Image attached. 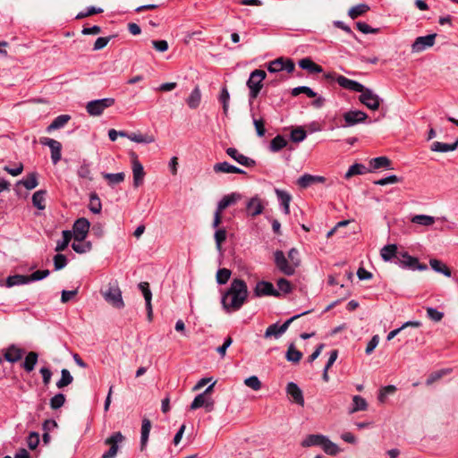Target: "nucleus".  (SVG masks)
Listing matches in <instances>:
<instances>
[{"label": "nucleus", "instance_id": "nucleus-26", "mask_svg": "<svg viewBox=\"0 0 458 458\" xmlns=\"http://www.w3.org/2000/svg\"><path fill=\"white\" fill-rule=\"evenodd\" d=\"M380 255L385 261L396 260L399 256L397 246L395 244H388L384 246L380 250Z\"/></svg>", "mask_w": 458, "mask_h": 458}, {"label": "nucleus", "instance_id": "nucleus-6", "mask_svg": "<svg viewBox=\"0 0 458 458\" xmlns=\"http://www.w3.org/2000/svg\"><path fill=\"white\" fill-rule=\"evenodd\" d=\"M394 263L403 268L411 270L424 271L428 269L426 264H420L417 258L409 255L407 252H400Z\"/></svg>", "mask_w": 458, "mask_h": 458}, {"label": "nucleus", "instance_id": "nucleus-27", "mask_svg": "<svg viewBox=\"0 0 458 458\" xmlns=\"http://www.w3.org/2000/svg\"><path fill=\"white\" fill-rule=\"evenodd\" d=\"M70 120L71 116L69 114H60L47 127V131L51 132L52 131L64 128Z\"/></svg>", "mask_w": 458, "mask_h": 458}, {"label": "nucleus", "instance_id": "nucleus-11", "mask_svg": "<svg viewBox=\"0 0 458 458\" xmlns=\"http://www.w3.org/2000/svg\"><path fill=\"white\" fill-rule=\"evenodd\" d=\"M275 264L276 267L286 276H293L295 272L294 266H293L284 256L282 250H276L274 253Z\"/></svg>", "mask_w": 458, "mask_h": 458}, {"label": "nucleus", "instance_id": "nucleus-16", "mask_svg": "<svg viewBox=\"0 0 458 458\" xmlns=\"http://www.w3.org/2000/svg\"><path fill=\"white\" fill-rule=\"evenodd\" d=\"M131 155L132 157L133 186L137 188L143 183L145 172L143 165L138 159L137 155L134 152H132Z\"/></svg>", "mask_w": 458, "mask_h": 458}, {"label": "nucleus", "instance_id": "nucleus-23", "mask_svg": "<svg viewBox=\"0 0 458 458\" xmlns=\"http://www.w3.org/2000/svg\"><path fill=\"white\" fill-rule=\"evenodd\" d=\"M275 192L276 194L277 199L279 201L280 206L283 208V212L285 215L290 214V202L292 199L291 195L283 190L276 189Z\"/></svg>", "mask_w": 458, "mask_h": 458}, {"label": "nucleus", "instance_id": "nucleus-54", "mask_svg": "<svg viewBox=\"0 0 458 458\" xmlns=\"http://www.w3.org/2000/svg\"><path fill=\"white\" fill-rule=\"evenodd\" d=\"M321 447L325 453L330 455H335L339 453L338 446L330 441L327 437H325V441H323Z\"/></svg>", "mask_w": 458, "mask_h": 458}, {"label": "nucleus", "instance_id": "nucleus-64", "mask_svg": "<svg viewBox=\"0 0 458 458\" xmlns=\"http://www.w3.org/2000/svg\"><path fill=\"white\" fill-rule=\"evenodd\" d=\"M427 316L431 320H433L435 322H438L443 318L444 313L441 311H438L435 308L429 307L427 309Z\"/></svg>", "mask_w": 458, "mask_h": 458}, {"label": "nucleus", "instance_id": "nucleus-2", "mask_svg": "<svg viewBox=\"0 0 458 458\" xmlns=\"http://www.w3.org/2000/svg\"><path fill=\"white\" fill-rule=\"evenodd\" d=\"M266 75V72L259 69H256L250 72V77L246 82L250 90L249 102L250 106H252L254 99L259 96L263 87V81L265 80Z\"/></svg>", "mask_w": 458, "mask_h": 458}, {"label": "nucleus", "instance_id": "nucleus-43", "mask_svg": "<svg viewBox=\"0 0 458 458\" xmlns=\"http://www.w3.org/2000/svg\"><path fill=\"white\" fill-rule=\"evenodd\" d=\"M368 408L367 401L360 395H354L352 397V408L350 413H354L360 411H366Z\"/></svg>", "mask_w": 458, "mask_h": 458}, {"label": "nucleus", "instance_id": "nucleus-14", "mask_svg": "<svg viewBox=\"0 0 458 458\" xmlns=\"http://www.w3.org/2000/svg\"><path fill=\"white\" fill-rule=\"evenodd\" d=\"M437 34H429L427 36L418 37L411 45V51L413 53H420L431 47L435 44Z\"/></svg>", "mask_w": 458, "mask_h": 458}, {"label": "nucleus", "instance_id": "nucleus-20", "mask_svg": "<svg viewBox=\"0 0 458 458\" xmlns=\"http://www.w3.org/2000/svg\"><path fill=\"white\" fill-rule=\"evenodd\" d=\"M286 393L293 398L297 404L303 406L304 398L301 389L293 382H289L286 386Z\"/></svg>", "mask_w": 458, "mask_h": 458}, {"label": "nucleus", "instance_id": "nucleus-44", "mask_svg": "<svg viewBox=\"0 0 458 458\" xmlns=\"http://www.w3.org/2000/svg\"><path fill=\"white\" fill-rule=\"evenodd\" d=\"M62 234H63V239L57 241L56 246L55 249V250L57 252L64 250L68 247L69 242H71V239L72 237V232L69 230L63 231Z\"/></svg>", "mask_w": 458, "mask_h": 458}, {"label": "nucleus", "instance_id": "nucleus-34", "mask_svg": "<svg viewBox=\"0 0 458 458\" xmlns=\"http://www.w3.org/2000/svg\"><path fill=\"white\" fill-rule=\"evenodd\" d=\"M38 355L35 352H30L22 363V368L27 372H31L38 362Z\"/></svg>", "mask_w": 458, "mask_h": 458}, {"label": "nucleus", "instance_id": "nucleus-3", "mask_svg": "<svg viewBox=\"0 0 458 458\" xmlns=\"http://www.w3.org/2000/svg\"><path fill=\"white\" fill-rule=\"evenodd\" d=\"M104 299L109 304L116 309H123L124 302L122 297V292L117 282L110 283L107 289L102 293Z\"/></svg>", "mask_w": 458, "mask_h": 458}, {"label": "nucleus", "instance_id": "nucleus-41", "mask_svg": "<svg viewBox=\"0 0 458 458\" xmlns=\"http://www.w3.org/2000/svg\"><path fill=\"white\" fill-rule=\"evenodd\" d=\"M430 267L433 270H435L437 273H441L445 275V276L450 277L452 273L451 270L440 260L436 259H431L429 260Z\"/></svg>", "mask_w": 458, "mask_h": 458}, {"label": "nucleus", "instance_id": "nucleus-33", "mask_svg": "<svg viewBox=\"0 0 458 458\" xmlns=\"http://www.w3.org/2000/svg\"><path fill=\"white\" fill-rule=\"evenodd\" d=\"M325 436L323 435H309L302 442L301 445L304 447L310 446H321L323 441H325Z\"/></svg>", "mask_w": 458, "mask_h": 458}, {"label": "nucleus", "instance_id": "nucleus-10", "mask_svg": "<svg viewBox=\"0 0 458 458\" xmlns=\"http://www.w3.org/2000/svg\"><path fill=\"white\" fill-rule=\"evenodd\" d=\"M253 294L258 298L263 296H274L278 298L281 296V293L275 289L273 284L265 280H261L257 283L253 290Z\"/></svg>", "mask_w": 458, "mask_h": 458}, {"label": "nucleus", "instance_id": "nucleus-57", "mask_svg": "<svg viewBox=\"0 0 458 458\" xmlns=\"http://www.w3.org/2000/svg\"><path fill=\"white\" fill-rule=\"evenodd\" d=\"M129 140L137 143H152L155 140L152 136L134 132L130 133Z\"/></svg>", "mask_w": 458, "mask_h": 458}, {"label": "nucleus", "instance_id": "nucleus-59", "mask_svg": "<svg viewBox=\"0 0 458 458\" xmlns=\"http://www.w3.org/2000/svg\"><path fill=\"white\" fill-rule=\"evenodd\" d=\"M231 271L227 268H220L216 272V282L218 284H225L231 276Z\"/></svg>", "mask_w": 458, "mask_h": 458}, {"label": "nucleus", "instance_id": "nucleus-38", "mask_svg": "<svg viewBox=\"0 0 458 458\" xmlns=\"http://www.w3.org/2000/svg\"><path fill=\"white\" fill-rule=\"evenodd\" d=\"M30 284L28 276L13 275L6 278V286L13 287L16 285H22Z\"/></svg>", "mask_w": 458, "mask_h": 458}, {"label": "nucleus", "instance_id": "nucleus-62", "mask_svg": "<svg viewBox=\"0 0 458 458\" xmlns=\"http://www.w3.org/2000/svg\"><path fill=\"white\" fill-rule=\"evenodd\" d=\"M103 13V9L99 7L90 6L85 12H81L76 15V19L81 20L90 15L98 14Z\"/></svg>", "mask_w": 458, "mask_h": 458}, {"label": "nucleus", "instance_id": "nucleus-49", "mask_svg": "<svg viewBox=\"0 0 458 458\" xmlns=\"http://www.w3.org/2000/svg\"><path fill=\"white\" fill-rule=\"evenodd\" d=\"M218 100L222 104L224 114L227 115L229 109L230 94L226 87H223L221 89Z\"/></svg>", "mask_w": 458, "mask_h": 458}, {"label": "nucleus", "instance_id": "nucleus-58", "mask_svg": "<svg viewBox=\"0 0 458 458\" xmlns=\"http://www.w3.org/2000/svg\"><path fill=\"white\" fill-rule=\"evenodd\" d=\"M226 235H227V233L225 228H218L215 232V235H214L215 242H216V249L219 251H221V250H222V243L225 241Z\"/></svg>", "mask_w": 458, "mask_h": 458}, {"label": "nucleus", "instance_id": "nucleus-31", "mask_svg": "<svg viewBox=\"0 0 458 458\" xmlns=\"http://www.w3.org/2000/svg\"><path fill=\"white\" fill-rule=\"evenodd\" d=\"M200 100L201 93L199 88L197 86L191 92L190 96L186 99V103L190 108L195 109L199 106Z\"/></svg>", "mask_w": 458, "mask_h": 458}, {"label": "nucleus", "instance_id": "nucleus-25", "mask_svg": "<svg viewBox=\"0 0 458 458\" xmlns=\"http://www.w3.org/2000/svg\"><path fill=\"white\" fill-rule=\"evenodd\" d=\"M299 66L311 74L320 73L323 72V68L309 57L301 59L299 61Z\"/></svg>", "mask_w": 458, "mask_h": 458}, {"label": "nucleus", "instance_id": "nucleus-28", "mask_svg": "<svg viewBox=\"0 0 458 458\" xmlns=\"http://www.w3.org/2000/svg\"><path fill=\"white\" fill-rule=\"evenodd\" d=\"M101 174L110 187H114V185L123 182L125 178V174L123 172L116 174L103 172Z\"/></svg>", "mask_w": 458, "mask_h": 458}, {"label": "nucleus", "instance_id": "nucleus-15", "mask_svg": "<svg viewBox=\"0 0 458 458\" xmlns=\"http://www.w3.org/2000/svg\"><path fill=\"white\" fill-rule=\"evenodd\" d=\"M345 124L344 127L353 126L357 123H363L368 118V114L360 110H351L345 112L343 115Z\"/></svg>", "mask_w": 458, "mask_h": 458}, {"label": "nucleus", "instance_id": "nucleus-7", "mask_svg": "<svg viewBox=\"0 0 458 458\" xmlns=\"http://www.w3.org/2000/svg\"><path fill=\"white\" fill-rule=\"evenodd\" d=\"M359 100L370 110H377L383 99L372 89L366 88L359 96Z\"/></svg>", "mask_w": 458, "mask_h": 458}, {"label": "nucleus", "instance_id": "nucleus-37", "mask_svg": "<svg viewBox=\"0 0 458 458\" xmlns=\"http://www.w3.org/2000/svg\"><path fill=\"white\" fill-rule=\"evenodd\" d=\"M213 170L216 174H234V172H238L237 166L231 165L230 163L225 161L215 164L213 166Z\"/></svg>", "mask_w": 458, "mask_h": 458}, {"label": "nucleus", "instance_id": "nucleus-5", "mask_svg": "<svg viewBox=\"0 0 458 458\" xmlns=\"http://www.w3.org/2000/svg\"><path fill=\"white\" fill-rule=\"evenodd\" d=\"M310 313V311H304L302 313L297 314L287 319L283 325L279 326L277 323L270 325L265 331L264 337L271 338L274 337L278 339L283 335V334L288 329L289 326L292 322H293L298 318Z\"/></svg>", "mask_w": 458, "mask_h": 458}, {"label": "nucleus", "instance_id": "nucleus-32", "mask_svg": "<svg viewBox=\"0 0 458 458\" xmlns=\"http://www.w3.org/2000/svg\"><path fill=\"white\" fill-rule=\"evenodd\" d=\"M367 172H370L364 165L355 163L352 165H351L344 174L345 179H350L351 177L354 175H361L366 174Z\"/></svg>", "mask_w": 458, "mask_h": 458}, {"label": "nucleus", "instance_id": "nucleus-35", "mask_svg": "<svg viewBox=\"0 0 458 458\" xmlns=\"http://www.w3.org/2000/svg\"><path fill=\"white\" fill-rule=\"evenodd\" d=\"M369 165L370 171L379 168H390L391 161L386 157H378L370 159Z\"/></svg>", "mask_w": 458, "mask_h": 458}, {"label": "nucleus", "instance_id": "nucleus-48", "mask_svg": "<svg viewBox=\"0 0 458 458\" xmlns=\"http://www.w3.org/2000/svg\"><path fill=\"white\" fill-rule=\"evenodd\" d=\"M89 209L94 214H99L102 209V204L97 193H91L89 196Z\"/></svg>", "mask_w": 458, "mask_h": 458}, {"label": "nucleus", "instance_id": "nucleus-45", "mask_svg": "<svg viewBox=\"0 0 458 458\" xmlns=\"http://www.w3.org/2000/svg\"><path fill=\"white\" fill-rule=\"evenodd\" d=\"M19 183L22 184L27 190L36 188L38 184V174L35 172L29 174L26 178L20 181Z\"/></svg>", "mask_w": 458, "mask_h": 458}, {"label": "nucleus", "instance_id": "nucleus-60", "mask_svg": "<svg viewBox=\"0 0 458 458\" xmlns=\"http://www.w3.org/2000/svg\"><path fill=\"white\" fill-rule=\"evenodd\" d=\"M49 274H50V271L48 269L37 270L28 276L29 282L31 283V282L42 280V279L47 277L49 276Z\"/></svg>", "mask_w": 458, "mask_h": 458}, {"label": "nucleus", "instance_id": "nucleus-46", "mask_svg": "<svg viewBox=\"0 0 458 458\" xmlns=\"http://www.w3.org/2000/svg\"><path fill=\"white\" fill-rule=\"evenodd\" d=\"M73 381V377L71 375L70 371L66 369H63L61 370V378L56 382V387L62 389Z\"/></svg>", "mask_w": 458, "mask_h": 458}, {"label": "nucleus", "instance_id": "nucleus-36", "mask_svg": "<svg viewBox=\"0 0 458 458\" xmlns=\"http://www.w3.org/2000/svg\"><path fill=\"white\" fill-rule=\"evenodd\" d=\"M202 406H206L208 411H211L213 408V403H208L205 397V393L198 394L191 404V410L199 409Z\"/></svg>", "mask_w": 458, "mask_h": 458}, {"label": "nucleus", "instance_id": "nucleus-12", "mask_svg": "<svg viewBox=\"0 0 458 458\" xmlns=\"http://www.w3.org/2000/svg\"><path fill=\"white\" fill-rule=\"evenodd\" d=\"M90 227L89 221L85 217L78 218L73 225V238L77 242H82L88 235Z\"/></svg>", "mask_w": 458, "mask_h": 458}, {"label": "nucleus", "instance_id": "nucleus-24", "mask_svg": "<svg viewBox=\"0 0 458 458\" xmlns=\"http://www.w3.org/2000/svg\"><path fill=\"white\" fill-rule=\"evenodd\" d=\"M241 199V195L236 192L224 196L221 200L217 203L216 209L221 211L225 209L227 207L235 204Z\"/></svg>", "mask_w": 458, "mask_h": 458}, {"label": "nucleus", "instance_id": "nucleus-39", "mask_svg": "<svg viewBox=\"0 0 458 458\" xmlns=\"http://www.w3.org/2000/svg\"><path fill=\"white\" fill-rule=\"evenodd\" d=\"M46 194H47L46 190H39V191L34 192V194L32 195V203H33L34 207H36L39 210H43L46 208V204H45Z\"/></svg>", "mask_w": 458, "mask_h": 458}, {"label": "nucleus", "instance_id": "nucleus-1", "mask_svg": "<svg viewBox=\"0 0 458 458\" xmlns=\"http://www.w3.org/2000/svg\"><path fill=\"white\" fill-rule=\"evenodd\" d=\"M249 296L247 284L244 280L234 278L228 290L222 296V305L226 311L239 310Z\"/></svg>", "mask_w": 458, "mask_h": 458}, {"label": "nucleus", "instance_id": "nucleus-50", "mask_svg": "<svg viewBox=\"0 0 458 458\" xmlns=\"http://www.w3.org/2000/svg\"><path fill=\"white\" fill-rule=\"evenodd\" d=\"M285 357L288 361L297 363L301 360L302 352L296 350L294 345L292 344L288 347Z\"/></svg>", "mask_w": 458, "mask_h": 458}, {"label": "nucleus", "instance_id": "nucleus-19", "mask_svg": "<svg viewBox=\"0 0 458 458\" xmlns=\"http://www.w3.org/2000/svg\"><path fill=\"white\" fill-rule=\"evenodd\" d=\"M337 83L340 87L345 89H348L350 91H352V92H359V93H362L364 91V89H366L361 83L356 81H353V80H351V79H348L344 76H340L337 78Z\"/></svg>", "mask_w": 458, "mask_h": 458}, {"label": "nucleus", "instance_id": "nucleus-9", "mask_svg": "<svg viewBox=\"0 0 458 458\" xmlns=\"http://www.w3.org/2000/svg\"><path fill=\"white\" fill-rule=\"evenodd\" d=\"M295 64L291 59H284L283 57L276 58L267 64V71L271 73L286 71L291 73L294 71Z\"/></svg>", "mask_w": 458, "mask_h": 458}, {"label": "nucleus", "instance_id": "nucleus-8", "mask_svg": "<svg viewBox=\"0 0 458 458\" xmlns=\"http://www.w3.org/2000/svg\"><path fill=\"white\" fill-rule=\"evenodd\" d=\"M124 437L120 431L113 433L109 437L105 440V444L110 445L108 451L102 454L101 458H114L119 450V443H122Z\"/></svg>", "mask_w": 458, "mask_h": 458}, {"label": "nucleus", "instance_id": "nucleus-52", "mask_svg": "<svg viewBox=\"0 0 458 458\" xmlns=\"http://www.w3.org/2000/svg\"><path fill=\"white\" fill-rule=\"evenodd\" d=\"M307 137L306 131L301 127H297L292 130L290 133V139L293 142L300 143L303 141Z\"/></svg>", "mask_w": 458, "mask_h": 458}, {"label": "nucleus", "instance_id": "nucleus-42", "mask_svg": "<svg viewBox=\"0 0 458 458\" xmlns=\"http://www.w3.org/2000/svg\"><path fill=\"white\" fill-rule=\"evenodd\" d=\"M411 221L416 225L430 226L435 223V217L428 215H415L411 218Z\"/></svg>", "mask_w": 458, "mask_h": 458}, {"label": "nucleus", "instance_id": "nucleus-13", "mask_svg": "<svg viewBox=\"0 0 458 458\" xmlns=\"http://www.w3.org/2000/svg\"><path fill=\"white\" fill-rule=\"evenodd\" d=\"M42 145L49 147L51 150V160L54 165H56L62 157V144L50 138L43 137L40 139Z\"/></svg>", "mask_w": 458, "mask_h": 458}, {"label": "nucleus", "instance_id": "nucleus-40", "mask_svg": "<svg viewBox=\"0 0 458 458\" xmlns=\"http://www.w3.org/2000/svg\"><path fill=\"white\" fill-rule=\"evenodd\" d=\"M288 144V140L282 135H276L271 141L269 148L272 152H278L282 148H285Z\"/></svg>", "mask_w": 458, "mask_h": 458}, {"label": "nucleus", "instance_id": "nucleus-30", "mask_svg": "<svg viewBox=\"0 0 458 458\" xmlns=\"http://www.w3.org/2000/svg\"><path fill=\"white\" fill-rule=\"evenodd\" d=\"M458 147V140L454 143H444L440 141H435L431 145V150L435 152H448L454 151Z\"/></svg>", "mask_w": 458, "mask_h": 458}, {"label": "nucleus", "instance_id": "nucleus-47", "mask_svg": "<svg viewBox=\"0 0 458 458\" xmlns=\"http://www.w3.org/2000/svg\"><path fill=\"white\" fill-rule=\"evenodd\" d=\"M369 10V6L366 4H360L357 5L352 6L349 12L348 15L352 19H356L359 16H361L365 13H367Z\"/></svg>", "mask_w": 458, "mask_h": 458}, {"label": "nucleus", "instance_id": "nucleus-63", "mask_svg": "<svg viewBox=\"0 0 458 458\" xmlns=\"http://www.w3.org/2000/svg\"><path fill=\"white\" fill-rule=\"evenodd\" d=\"M244 384L250 388L258 391L261 388V382L256 376H251L244 380Z\"/></svg>", "mask_w": 458, "mask_h": 458}, {"label": "nucleus", "instance_id": "nucleus-17", "mask_svg": "<svg viewBox=\"0 0 458 458\" xmlns=\"http://www.w3.org/2000/svg\"><path fill=\"white\" fill-rule=\"evenodd\" d=\"M264 204L259 196L250 198L246 203V213L250 216H257L263 213Z\"/></svg>", "mask_w": 458, "mask_h": 458}, {"label": "nucleus", "instance_id": "nucleus-53", "mask_svg": "<svg viewBox=\"0 0 458 458\" xmlns=\"http://www.w3.org/2000/svg\"><path fill=\"white\" fill-rule=\"evenodd\" d=\"M72 250L80 254L86 253L91 250V243L89 242H74L72 243Z\"/></svg>", "mask_w": 458, "mask_h": 458}, {"label": "nucleus", "instance_id": "nucleus-29", "mask_svg": "<svg viewBox=\"0 0 458 458\" xmlns=\"http://www.w3.org/2000/svg\"><path fill=\"white\" fill-rule=\"evenodd\" d=\"M151 429V422L148 419H143L141 424L140 448L143 450L148 444Z\"/></svg>", "mask_w": 458, "mask_h": 458}, {"label": "nucleus", "instance_id": "nucleus-51", "mask_svg": "<svg viewBox=\"0 0 458 458\" xmlns=\"http://www.w3.org/2000/svg\"><path fill=\"white\" fill-rule=\"evenodd\" d=\"M421 326V323L420 321H407L405 322L402 327L394 329L390 331L387 335L386 339L388 341L394 338L402 330H403L405 327H420Z\"/></svg>", "mask_w": 458, "mask_h": 458}, {"label": "nucleus", "instance_id": "nucleus-18", "mask_svg": "<svg viewBox=\"0 0 458 458\" xmlns=\"http://www.w3.org/2000/svg\"><path fill=\"white\" fill-rule=\"evenodd\" d=\"M225 152L230 157H232L233 160H235L238 164H240L245 167H252L256 165L255 160L241 154L234 148H228L225 150Z\"/></svg>", "mask_w": 458, "mask_h": 458}, {"label": "nucleus", "instance_id": "nucleus-21", "mask_svg": "<svg viewBox=\"0 0 458 458\" xmlns=\"http://www.w3.org/2000/svg\"><path fill=\"white\" fill-rule=\"evenodd\" d=\"M23 353V349L19 348L14 344H12L5 350L4 357L5 360L11 363H15L21 359Z\"/></svg>", "mask_w": 458, "mask_h": 458}, {"label": "nucleus", "instance_id": "nucleus-22", "mask_svg": "<svg viewBox=\"0 0 458 458\" xmlns=\"http://www.w3.org/2000/svg\"><path fill=\"white\" fill-rule=\"evenodd\" d=\"M325 181H326V178L323 176L311 175L309 174H305L298 179L297 183L301 188H308L310 185L315 184V183H318V182L323 183V182H325Z\"/></svg>", "mask_w": 458, "mask_h": 458}, {"label": "nucleus", "instance_id": "nucleus-56", "mask_svg": "<svg viewBox=\"0 0 458 458\" xmlns=\"http://www.w3.org/2000/svg\"><path fill=\"white\" fill-rule=\"evenodd\" d=\"M65 403V395L62 393H58L56 394H55L51 399H50V407L53 409V410H57L59 408H61Z\"/></svg>", "mask_w": 458, "mask_h": 458}, {"label": "nucleus", "instance_id": "nucleus-61", "mask_svg": "<svg viewBox=\"0 0 458 458\" xmlns=\"http://www.w3.org/2000/svg\"><path fill=\"white\" fill-rule=\"evenodd\" d=\"M67 265V258L65 255L58 253L54 256L55 270H61Z\"/></svg>", "mask_w": 458, "mask_h": 458}, {"label": "nucleus", "instance_id": "nucleus-55", "mask_svg": "<svg viewBox=\"0 0 458 458\" xmlns=\"http://www.w3.org/2000/svg\"><path fill=\"white\" fill-rule=\"evenodd\" d=\"M301 93L306 94L309 98L317 97V93L312 89L307 86H299L292 89V96L293 97H296Z\"/></svg>", "mask_w": 458, "mask_h": 458}, {"label": "nucleus", "instance_id": "nucleus-4", "mask_svg": "<svg viewBox=\"0 0 458 458\" xmlns=\"http://www.w3.org/2000/svg\"><path fill=\"white\" fill-rule=\"evenodd\" d=\"M114 103L115 100L113 98L95 99L87 103L86 110L88 114L91 116H99L104 113V111L106 108L114 106Z\"/></svg>", "mask_w": 458, "mask_h": 458}]
</instances>
